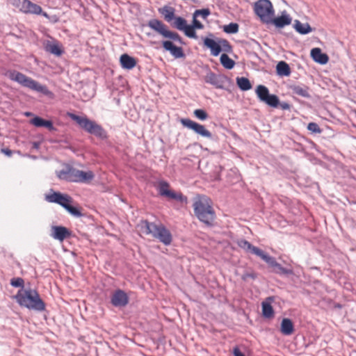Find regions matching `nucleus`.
Segmentation results:
<instances>
[{
	"mask_svg": "<svg viewBox=\"0 0 356 356\" xmlns=\"http://www.w3.org/2000/svg\"><path fill=\"white\" fill-rule=\"evenodd\" d=\"M147 26L163 38L166 39L161 42L162 47L165 51H169L175 58L185 57L183 48L174 44V42L182 43V39L177 33L170 31L166 24L157 19L149 20Z\"/></svg>",
	"mask_w": 356,
	"mask_h": 356,
	"instance_id": "f257e3e1",
	"label": "nucleus"
},
{
	"mask_svg": "<svg viewBox=\"0 0 356 356\" xmlns=\"http://www.w3.org/2000/svg\"><path fill=\"white\" fill-rule=\"evenodd\" d=\"M193 207L195 216L203 223L211 226L216 218L211 200L204 195H198L193 199Z\"/></svg>",
	"mask_w": 356,
	"mask_h": 356,
	"instance_id": "f03ea898",
	"label": "nucleus"
},
{
	"mask_svg": "<svg viewBox=\"0 0 356 356\" xmlns=\"http://www.w3.org/2000/svg\"><path fill=\"white\" fill-rule=\"evenodd\" d=\"M18 304L29 309L42 312L45 309V303L35 289H21L15 296Z\"/></svg>",
	"mask_w": 356,
	"mask_h": 356,
	"instance_id": "7ed1b4c3",
	"label": "nucleus"
},
{
	"mask_svg": "<svg viewBox=\"0 0 356 356\" xmlns=\"http://www.w3.org/2000/svg\"><path fill=\"white\" fill-rule=\"evenodd\" d=\"M138 227L140 232L145 235H152L165 245L172 242L170 232L163 224H155L147 220L141 221Z\"/></svg>",
	"mask_w": 356,
	"mask_h": 356,
	"instance_id": "20e7f679",
	"label": "nucleus"
},
{
	"mask_svg": "<svg viewBox=\"0 0 356 356\" xmlns=\"http://www.w3.org/2000/svg\"><path fill=\"white\" fill-rule=\"evenodd\" d=\"M10 80L17 82L24 87L28 88L32 90L41 92L46 95H49L51 92L47 87L40 84L39 82L26 76L22 72L16 70H8L5 74Z\"/></svg>",
	"mask_w": 356,
	"mask_h": 356,
	"instance_id": "39448f33",
	"label": "nucleus"
},
{
	"mask_svg": "<svg viewBox=\"0 0 356 356\" xmlns=\"http://www.w3.org/2000/svg\"><path fill=\"white\" fill-rule=\"evenodd\" d=\"M67 116L71 120L75 121L81 129L88 133L102 139L107 137L106 132L102 127L95 121L90 120L86 116H79L72 113H67Z\"/></svg>",
	"mask_w": 356,
	"mask_h": 356,
	"instance_id": "423d86ee",
	"label": "nucleus"
},
{
	"mask_svg": "<svg viewBox=\"0 0 356 356\" xmlns=\"http://www.w3.org/2000/svg\"><path fill=\"white\" fill-rule=\"evenodd\" d=\"M58 177L70 182L90 183L95 177L92 171H83L73 168H68L66 170H60Z\"/></svg>",
	"mask_w": 356,
	"mask_h": 356,
	"instance_id": "0eeeda50",
	"label": "nucleus"
},
{
	"mask_svg": "<svg viewBox=\"0 0 356 356\" xmlns=\"http://www.w3.org/2000/svg\"><path fill=\"white\" fill-rule=\"evenodd\" d=\"M46 200L49 202H54L61 205L69 213L74 216H81V213L79 209L71 205L72 203V198L67 195L62 194L59 192H54L46 196Z\"/></svg>",
	"mask_w": 356,
	"mask_h": 356,
	"instance_id": "6e6552de",
	"label": "nucleus"
},
{
	"mask_svg": "<svg viewBox=\"0 0 356 356\" xmlns=\"http://www.w3.org/2000/svg\"><path fill=\"white\" fill-rule=\"evenodd\" d=\"M254 11L260 20L266 24H270L275 15L273 4L269 0H258L254 3Z\"/></svg>",
	"mask_w": 356,
	"mask_h": 356,
	"instance_id": "1a4fd4ad",
	"label": "nucleus"
},
{
	"mask_svg": "<svg viewBox=\"0 0 356 356\" xmlns=\"http://www.w3.org/2000/svg\"><path fill=\"white\" fill-rule=\"evenodd\" d=\"M170 184L166 181H160L158 183L157 189L161 196H164L170 200H175L181 203H187V197L184 196L181 192H176L171 190Z\"/></svg>",
	"mask_w": 356,
	"mask_h": 356,
	"instance_id": "9d476101",
	"label": "nucleus"
},
{
	"mask_svg": "<svg viewBox=\"0 0 356 356\" xmlns=\"http://www.w3.org/2000/svg\"><path fill=\"white\" fill-rule=\"evenodd\" d=\"M255 92L260 101L271 107H278L279 98L275 95H270L267 87L263 85H259Z\"/></svg>",
	"mask_w": 356,
	"mask_h": 356,
	"instance_id": "9b49d317",
	"label": "nucleus"
},
{
	"mask_svg": "<svg viewBox=\"0 0 356 356\" xmlns=\"http://www.w3.org/2000/svg\"><path fill=\"white\" fill-rule=\"evenodd\" d=\"M204 44L207 47L211 49V53L214 56L219 55L222 50L225 51H229L231 50V46L226 40H220L217 42L213 39L206 38L204 40Z\"/></svg>",
	"mask_w": 356,
	"mask_h": 356,
	"instance_id": "f8f14e48",
	"label": "nucleus"
},
{
	"mask_svg": "<svg viewBox=\"0 0 356 356\" xmlns=\"http://www.w3.org/2000/svg\"><path fill=\"white\" fill-rule=\"evenodd\" d=\"M18 2L20 4V11L25 14H32L37 15H42L47 19L50 18L49 15L46 12H43L41 6L33 3L30 0H18Z\"/></svg>",
	"mask_w": 356,
	"mask_h": 356,
	"instance_id": "ddd939ff",
	"label": "nucleus"
},
{
	"mask_svg": "<svg viewBox=\"0 0 356 356\" xmlns=\"http://www.w3.org/2000/svg\"><path fill=\"white\" fill-rule=\"evenodd\" d=\"M180 122L184 127L193 130L195 133L201 136L202 137L207 138H212L211 133L202 124H200L188 118H181L180 120Z\"/></svg>",
	"mask_w": 356,
	"mask_h": 356,
	"instance_id": "4468645a",
	"label": "nucleus"
},
{
	"mask_svg": "<svg viewBox=\"0 0 356 356\" xmlns=\"http://www.w3.org/2000/svg\"><path fill=\"white\" fill-rule=\"evenodd\" d=\"M111 302L115 307H124L129 302V297L124 291L118 289L113 293Z\"/></svg>",
	"mask_w": 356,
	"mask_h": 356,
	"instance_id": "2eb2a0df",
	"label": "nucleus"
},
{
	"mask_svg": "<svg viewBox=\"0 0 356 356\" xmlns=\"http://www.w3.org/2000/svg\"><path fill=\"white\" fill-rule=\"evenodd\" d=\"M51 236L60 242L71 236V232L69 229L63 226H53L51 227Z\"/></svg>",
	"mask_w": 356,
	"mask_h": 356,
	"instance_id": "dca6fc26",
	"label": "nucleus"
},
{
	"mask_svg": "<svg viewBox=\"0 0 356 356\" xmlns=\"http://www.w3.org/2000/svg\"><path fill=\"white\" fill-rule=\"evenodd\" d=\"M311 56L314 61L322 65L326 64L329 60L327 55L322 53L319 48L312 49L311 51Z\"/></svg>",
	"mask_w": 356,
	"mask_h": 356,
	"instance_id": "f3484780",
	"label": "nucleus"
},
{
	"mask_svg": "<svg viewBox=\"0 0 356 356\" xmlns=\"http://www.w3.org/2000/svg\"><path fill=\"white\" fill-rule=\"evenodd\" d=\"M120 65L122 68L131 70L136 65V60L127 54H124L120 58Z\"/></svg>",
	"mask_w": 356,
	"mask_h": 356,
	"instance_id": "a211bd4d",
	"label": "nucleus"
},
{
	"mask_svg": "<svg viewBox=\"0 0 356 356\" xmlns=\"http://www.w3.org/2000/svg\"><path fill=\"white\" fill-rule=\"evenodd\" d=\"M223 77L218 76L213 72L207 74L205 77V81L213 86L216 88H222L223 87Z\"/></svg>",
	"mask_w": 356,
	"mask_h": 356,
	"instance_id": "6ab92c4d",
	"label": "nucleus"
},
{
	"mask_svg": "<svg viewBox=\"0 0 356 356\" xmlns=\"http://www.w3.org/2000/svg\"><path fill=\"white\" fill-rule=\"evenodd\" d=\"M273 297H268L266 301L262 302V314L265 318H270L274 316V310L270 303L273 301Z\"/></svg>",
	"mask_w": 356,
	"mask_h": 356,
	"instance_id": "aec40b11",
	"label": "nucleus"
},
{
	"mask_svg": "<svg viewBox=\"0 0 356 356\" xmlns=\"http://www.w3.org/2000/svg\"><path fill=\"white\" fill-rule=\"evenodd\" d=\"M237 245L241 248L243 249L246 252H250L252 254L258 256V252H261V249L257 247L252 245L250 242L245 239H240L236 241Z\"/></svg>",
	"mask_w": 356,
	"mask_h": 356,
	"instance_id": "412c9836",
	"label": "nucleus"
},
{
	"mask_svg": "<svg viewBox=\"0 0 356 356\" xmlns=\"http://www.w3.org/2000/svg\"><path fill=\"white\" fill-rule=\"evenodd\" d=\"M159 13L163 17L164 19L170 22L175 18V9L173 7L165 6L159 8Z\"/></svg>",
	"mask_w": 356,
	"mask_h": 356,
	"instance_id": "4be33fe9",
	"label": "nucleus"
},
{
	"mask_svg": "<svg viewBox=\"0 0 356 356\" xmlns=\"http://www.w3.org/2000/svg\"><path fill=\"white\" fill-rule=\"evenodd\" d=\"M280 332L284 335H291L294 332V325L289 318H283L281 323Z\"/></svg>",
	"mask_w": 356,
	"mask_h": 356,
	"instance_id": "5701e85b",
	"label": "nucleus"
},
{
	"mask_svg": "<svg viewBox=\"0 0 356 356\" xmlns=\"http://www.w3.org/2000/svg\"><path fill=\"white\" fill-rule=\"evenodd\" d=\"M291 23V18L287 15H282L280 17L274 18L272 17V21L270 24H273L277 27L282 28Z\"/></svg>",
	"mask_w": 356,
	"mask_h": 356,
	"instance_id": "b1692460",
	"label": "nucleus"
},
{
	"mask_svg": "<svg viewBox=\"0 0 356 356\" xmlns=\"http://www.w3.org/2000/svg\"><path fill=\"white\" fill-rule=\"evenodd\" d=\"M31 123L37 127H44L47 128L49 130L54 129L53 123L51 121L44 120L38 116L31 119Z\"/></svg>",
	"mask_w": 356,
	"mask_h": 356,
	"instance_id": "393cba45",
	"label": "nucleus"
},
{
	"mask_svg": "<svg viewBox=\"0 0 356 356\" xmlns=\"http://www.w3.org/2000/svg\"><path fill=\"white\" fill-rule=\"evenodd\" d=\"M295 29L300 34H307L310 33L312 29L308 23H301L300 21L296 20L294 25Z\"/></svg>",
	"mask_w": 356,
	"mask_h": 356,
	"instance_id": "a878e982",
	"label": "nucleus"
},
{
	"mask_svg": "<svg viewBox=\"0 0 356 356\" xmlns=\"http://www.w3.org/2000/svg\"><path fill=\"white\" fill-rule=\"evenodd\" d=\"M277 73L280 76H289L291 74V70L289 65L284 61H280L277 63Z\"/></svg>",
	"mask_w": 356,
	"mask_h": 356,
	"instance_id": "bb28decb",
	"label": "nucleus"
},
{
	"mask_svg": "<svg viewBox=\"0 0 356 356\" xmlns=\"http://www.w3.org/2000/svg\"><path fill=\"white\" fill-rule=\"evenodd\" d=\"M236 84L238 88L243 91L248 90L252 88V84L249 79L245 77H237Z\"/></svg>",
	"mask_w": 356,
	"mask_h": 356,
	"instance_id": "cd10ccee",
	"label": "nucleus"
},
{
	"mask_svg": "<svg viewBox=\"0 0 356 356\" xmlns=\"http://www.w3.org/2000/svg\"><path fill=\"white\" fill-rule=\"evenodd\" d=\"M45 50L56 56H60L63 51L58 43H47L45 46Z\"/></svg>",
	"mask_w": 356,
	"mask_h": 356,
	"instance_id": "c85d7f7f",
	"label": "nucleus"
},
{
	"mask_svg": "<svg viewBox=\"0 0 356 356\" xmlns=\"http://www.w3.org/2000/svg\"><path fill=\"white\" fill-rule=\"evenodd\" d=\"M220 60L222 66L226 69L231 70L234 67L235 62L226 54H222Z\"/></svg>",
	"mask_w": 356,
	"mask_h": 356,
	"instance_id": "c756f323",
	"label": "nucleus"
},
{
	"mask_svg": "<svg viewBox=\"0 0 356 356\" xmlns=\"http://www.w3.org/2000/svg\"><path fill=\"white\" fill-rule=\"evenodd\" d=\"M258 257L266 261L270 267L275 268V266H277V262L274 257L266 254L263 250L258 252Z\"/></svg>",
	"mask_w": 356,
	"mask_h": 356,
	"instance_id": "7c9ffc66",
	"label": "nucleus"
},
{
	"mask_svg": "<svg viewBox=\"0 0 356 356\" xmlns=\"http://www.w3.org/2000/svg\"><path fill=\"white\" fill-rule=\"evenodd\" d=\"M175 22L172 24L173 27L176 28L179 31H184V29L186 27L187 22L185 19L181 17H177L175 19Z\"/></svg>",
	"mask_w": 356,
	"mask_h": 356,
	"instance_id": "2f4dec72",
	"label": "nucleus"
},
{
	"mask_svg": "<svg viewBox=\"0 0 356 356\" xmlns=\"http://www.w3.org/2000/svg\"><path fill=\"white\" fill-rule=\"evenodd\" d=\"M293 92L294 94L299 95L300 97H309L308 88L306 87L303 88V87L298 86H294L293 88Z\"/></svg>",
	"mask_w": 356,
	"mask_h": 356,
	"instance_id": "473e14b6",
	"label": "nucleus"
},
{
	"mask_svg": "<svg viewBox=\"0 0 356 356\" xmlns=\"http://www.w3.org/2000/svg\"><path fill=\"white\" fill-rule=\"evenodd\" d=\"M238 24L236 23H230L223 27V31L227 33H236L238 31Z\"/></svg>",
	"mask_w": 356,
	"mask_h": 356,
	"instance_id": "72a5a7b5",
	"label": "nucleus"
},
{
	"mask_svg": "<svg viewBox=\"0 0 356 356\" xmlns=\"http://www.w3.org/2000/svg\"><path fill=\"white\" fill-rule=\"evenodd\" d=\"M275 272L278 274L292 275L293 273L291 269L285 268L282 267L279 263H277V266H275Z\"/></svg>",
	"mask_w": 356,
	"mask_h": 356,
	"instance_id": "f704fd0d",
	"label": "nucleus"
},
{
	"mask_svg": "<svg viewBox=\"0 0 356 356\" xmlns=\"http://www.w3.org/2000/svg\"><path fill=\"white\" fill-rule=\"evenodd\" d=\"M183 31L187 37L195 39L197 38L195 29L191 25H187Z\"/></svg>",
	"mask_w": 356,
	"mask_h": 356,
	"instance_id": "c9c22d12",
	"label": "nucleus"
},
{
	"mask_svg": "<svg viewBox=\"0 0 356 356\" xmlns=\"http://www.w3.org/2000/svg\"><path fill=\"white\" fill-rule=\"evenodd\" d=\"M194 115L200 120H205L208 118V113L203 109H195L193 112Z\"/></svg>",
	"mask_w": 356,
	"mask_h": 356,
	"instance_id": "e433bc0d",
	"label": "nucleus"
},
{
	"mask_svg": "<svg viewBox=\"0 0 356 356\" xmlns=\"http://www.w3.org/2000/svg\"><path fill=\"white\" fill-rule=\"evenodd\" d=\"M307 129L313 133L320 134L321 132V129L319 126L315 122H309L307 125Z\"/></svg>",
	"mask_w": 356,
	"mask_h": 356,
	"instance_id": "4c0bfd02",
	"label": "nucleus"
},
{
	"mask_svg": "<svg viewBox=\"0 0 356 356\" xmlns=\"http://www.w3.org/2000/svg\"><path fill=\"white\" fill-rule=\"evenodd\" d=\"M10 284L13 286L15 287H22L24 284V281L21 277L12 279L10 281Z\"/></svg>",
	"mask_w": 356,
	"mask_h": 356,
	"instance_id": "58836bf2",
	"label": "nucleus"
},
{
	"mask_svg": "<svg viewBox=\"0 0 356 356\" xmlns=\"http://www.w3.org/2000/svg\"><path fill=\"white\" fill-rule=\"evenodd\" d=\"M195 15H201L203 18H206L207 16L210 15V11L209 9H202V10H197L195 11Z\"/></svg>",
	"mask_w": 356,
	"mask_h": 356,
	"instance_id": "ea45409f",
	"label": "nucleus"
},
{
	"mask_svg": "<svg viewBox=\"0 0 356 356\" xmlns=\"http://www.w3.org/2000/svg\"><path fill=\"white\" fill-rule=\"evenodd\" d=\"M192 26L194 27V29H202L203 28V24L198 20L194 19L193 20V24L191 25Z\"/></svg>",
	"mask_w": 356,
	"mask_h": 356,
	"instance_id": "a19ab883",
	"label": "nucleus"
},
{
	"mask_svg": "<svg viewBox=\"0 0 356 356\" xmlns=\"http://www.w3.org/2000/svg\"><path fill=\"white\" fill-rule=\"evenodd\" d=\"M278 106H280L282 110H289L291 108L290 104L287 102H279Z\"/></svg>",
	"mask_w": 356,
	"mask_h": 356,
	"instance_id": "79ce46f5",
	"label": "nucleus"
},
{
	"mask_svg": "<svg viewBox=\"0 0 356 356\" xmlns=\"http://www.w3.org/2000/svg\"><path fill=\"white\" fill-rule=\"evenodd\" d=\"M249 277H250L252 279H255L256 275L254 273H245V274L243 275V276H242V279L243 280H246Z\"/></svg>",
	"mask_w": 356,
	"mask_h": 356,
	"instance_id": "37998d69",
	"label": "nucleus"
},
{
	"mask_svg": "<svg viewBox=\"0 0 356 356\" xmlns=\"http://www.w3.org/2000/svg\"><path fill=\"white\" fill-rule=\"evenodd\" d=\"M1 152L8 156H10L13 154V152L8 148H2Z\"/></svg>",
	"mask_w": 356,
	"mask_h": 356,
	"instance_id": "c03bdc74",
	"label": "nucleus"
},
{
	"mask_svg": "<svg viewBox=\"0 0 356 356\" xmlns=\"http://www.w3.org/2000/svg\"><path fill=\"white\" fill-rule=\"evenodd\" d=\"M234 356H245L244 354L237 348L234 349Z\"/></svg>",
	"mask_w": 356,
	"mask_h": 356,
	"instance_id": "a18cd8bd",
	"label": "nucleus"
}]
</instances>
